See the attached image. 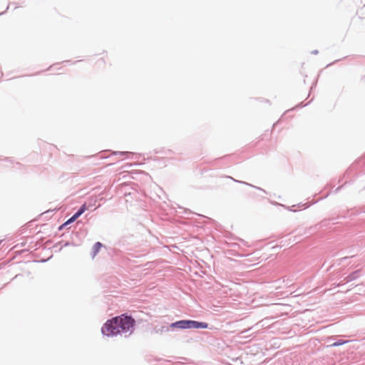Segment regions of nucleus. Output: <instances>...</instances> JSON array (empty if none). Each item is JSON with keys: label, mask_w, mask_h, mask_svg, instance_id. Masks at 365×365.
<instances>
[{"label": "nucleus", "mask_w": 365, "mask_h": 365, "mask_svg": "<svg viewBox=\"0 0 365 365\" xmlns=\"http://www.w3.org/2000/svg\"><path fill=\"white\" fill-rule=\"evenodd\" d=\"M135 320L131 317L125 314L115 317L108 320L103 326L101 331L108 336H117L128 333L131 334L135 326Z\"/></svg>", "instance_id": "1"}, {"label": "nucleus", "mask_w": 365, "mask_h": 365, "mask_svg": "<svg viewBox=\"0 0 365 365\" xmlns=\"http://www.w3.org/2000/svg\"><path fill=\"white\" fill-rule=\"evenodd\" d=\"M208 324L205 322H199L193 320H188V329H206Z\"/></svg>", "instance_id": "2"}, {"label": "nucleus", "mask_w": 365, "mask_h": 365, "mask_svg": "<svg viewBox=\"0 0 365 365\" xmlns=\"http://www.w3.org/2000/svg\"><path fill=\"white\" fill-rule=\"evenodd\" d=\"M86 210V205H83L80 210L73 215L68 221H66L63 226H65L71 222H74L78 217H80Z\"/></svg>", "instance_id": "3"}, {"label": "nucleus", "mask_w": 365, "mask_h": 365, "mask_svg": "<svg viewBox=\"0 0 365 365\" xmlns=\"http://www.w3.org/2000/svg\"><path fill=\"white\" fill-rule=\"evenodd\" d=\"M173 328L188 329V320H181L171 324Z\"/></svg>", "instance_id": "4"}, {"label": "nucleus", "mask_w": 365, "mask_h": 365, "mask_svg": "<svg viewBox=\"0 0 365 365\" xmlns=\"http://www.w3.org/2000/svg\"><path fill=\"white\" fill-rule=\"evenodd\" d=\"M102 247V244L99 242H96L93 247V255L96 256V254L99 252L101 248Z\"/></svg>", "instance_id": "5"}, {"label": "nucleus", "mask_w": 365, "mask_h": 365, "mask_svg": "<svg viewBox=\"0 0 365 365\" xmlns=\"http://www.w3.org/2000/svg\"><path fill=\"white\" fill-rule=\"evenodd\" d=\"M346 342H347L346 341H339L334 342L331 346H338L344 344Z\"/></svg>", "instance_id": "6"}, {"label": "nucleus", "mask_w": 365, "mask_h": 365, "mask_svg": "<svg viewBox=\"0 0 365 365\" xmlns=\"http://www.w3.org/2000/svg\"><path fill=\"white\" fill-rule=\"evenodd\" d=\"M313 53H317V51H312Z\"/></svg>", "instance_id": "7"}, {"label": "nucleus", "mask_w": 365, "mask_h": 365, "mask_svg": "<svg viewBox=\"0 0 365 365\" xmlns=\"http://www.w3.org/2000/svg\"><path fill=\"white\" fill-rule=\"evenodd\" d=\"M0 242H1V240H0Z\"/></svg>", "instance_id": "8"}]
</instances>
